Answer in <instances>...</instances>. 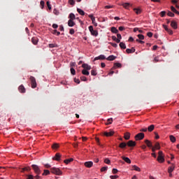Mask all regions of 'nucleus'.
<instances>
[{
    "label": "nucleus",
    "instance_id": "nucleus-31",
    "mask_svg": "<svg viewBox=\"0 0 179 179\" xmlns=\"http://www.w3.org/2000/svg\"><path fill=\"white\" fill-rule=\"evenodd\" d=\"M77 12L79 13V15H81V16H85V11H83L80 8H77Z\"/></svg>",
    "mask_w": 179,
    "mask_h": 179
},
{
    "label": "nucleus",
    "instance_id": "nucleus-56",
    "mask_svg": "<svg viewBox=\"0 0 179 179\" xmlns=\"http://www.w3.org/2000/svg\"><path fill=\"white\" fill-rule=\"evenodd\" d=\"M112 173H113V174H117V173H118V169H113L112 170Z\"/></svg>",
    "mask_w": 179,
    "mask_h": 179
},
{
    "label": "nucleus",
    "instance_id": "nucleus-62",
    "mask_svg": "<svg viewBox=\"0 0 179 179\" xmlns=\"http://www.w3.org/2000/svg\"><path fill=\"white\" fill-rule=\"evenodd\" d=\"M147 36H148V37H152V36H153V33H152V32H148V33H147Z\"/></svg>",
    "mask_w": 179,
    "mask_h": 179
},
{
    "label": "nucleus",
    "instance_id": "nucleus-40",
    "mask_svg": "<svg viewBox=\"0 0 179 179\" xmlns=\"http://www.w3.org/2000/svg\"><path fill=\"white\" fill-rule=\"evenodd\" d=\"M52 149H58V148H59V144L54 143V144H52Z\"/></svg>",
    "mask_w": 179,
    "mask_h": 179
},
{
    "label": "nucleus",
    "instance_id": "nucleus-11",
    "mask_svg": "<svg viewBox=\"0 0 179 179\" xmlns=\"http://www.w3.org/2000/svg\"><path fill=\"white\" fill-rule=\"evenodd\" d=\"M171 26L175 30H177V29L178 28V26L177 22L176 21H171Z\"/></svg>",
    "mask_w": 179,
    "mask_h": 179
},
{
    "label": "nucleus",
    "instance_id": "nucleus-37",
    "mask_svg": "<svg viewBox=\"0 0 179 179\" xmlns=\"http://www.w3.org/2000/svg\"><path fill=\"white\" fill-rule=\"evenodd\" d=\"M169 138H170L171 142H172L173 143H174L176 142V138L174 137V136L171 135V136H169Z\"/></svg>",
    "mask_w": 179,
    "mask_h": 179
},
{
    "label": "nucleus",
    "instance_id": "nucleus-34",
    "mask_svg": "<svg viewBox=\"0 0 179 179\" xmlns=\"http://www.w3.org/2000/svg\"><path fill=\"white\" fill-rule=\"evenodd\" d=\"M48 45L49 48H57V47H58V45L55 43H50Z\"/></svg>",
    "mask_w": 179,
    "mask_h": 179
},
{
    "label": "nucleus",
    "instance_id": "nucleus-20",
    "mask_svg": "<svg viewBox=\"0 0 179 179\" xmlns=\"http://www.w3.org/2000/svg\"><path fill=\"white\" fill-rule=\"evenodd\" d=\"M122 160H124L126 163H128V164H131V159H129L127 157H122Z\"/></svg>",
    "mask_w": 179,
    "mask_h": 179
},
{
    "label": "nucleus",
    "instance_id": "nucleus-10",
    "mask_svg": "<svg viewBox=\"0 0 179 179\" xmlns=\"http://www.w3.org/2000/svg\"><path fill=\"white\" fill-rule=\"evenodd\" d=\"M18 90H19L20 93H26V88H24V86H23V85H21L18 87Z\"/></svg>",
    "mask_w": 179,
    "mask_h": 179
},
{
    "label": "nucleus",
    "instance_id": "nucleus-61",
    "mask_svg": "<svg viewBox=\"0 0 179 179\" xmlns=\"http://www.w3.org/2000/svg\"><path fill=\"white\" fill-rule=\"evenodd\" d=\"M69 33H70L71 34H75V29H71L70 31H69Z\"/></svg>",
    "mask_w": 179,
    "mask_h": 179
},
{
    "label": "nucleus",
    "instance_id": "nucleus-52",
    "mask_svg": "<svg viewBox=\"0 0 179 179\" xmlns=\"http://www.w3.org/2000/svg\"><path fill=\"white\" fill-rule=\"evenodd\" d=\"M46 5L50 10H51V4L50 3V1L46 2Z\"/></svg>",
    "mask_w": 179,
    "mask_h": 179
},
{
    "label": "nucleus",
    "instance_id": "nucleus-24",
    "mask_svg": "<svg viewBox=\"0 0 179 179\" xmlns=\"http://www.w3.org/2000/svg\"><path fill=\"white\" fill-rule=\"evenodd\" d=\"M123 8H124V9H129L130 6H131V3H124L122 4Z\"/></svg>",
    "mask_w": 179,
    "mask_h": 179
},
{
    "label": "nucleus",
    "instance_id": "nucleus-41",
    "mask_svg": "<svg viewBox=\"0 0 179 179\" xmlns=\"http://www.w3.org/2000/svg\"><path fill=\"white\" fill-rule=\"evenodd\" d=\"M71 75H76V71H75V69L73 67L71 68L70 69Z\"/></svg>",
    "mask_w": 179,
    "mask_h": 179
},
{
    "label": "nucleus",
    "instance_id": "nucleus-14",
    "mask_svg": "<svg viewBox=\"0 0 179 179\" xmlns=\"http://www.w3.org/2000/svg\"><path fill=\"white\" fill-rule=\"evenodd\" d=\"M172 166H169L168 169V173H172L174 171V169H176V165L174 164H171Z\"/></svg>",
    "mask_w": 179,
    "mask_h": 179
},
{
    "label": "nucleus",
    "instance_id": "nucleus-53",
    "mask_svg": "<svg viewBox=\"0 0 179 179\" xmlns=\"http://www.w3.org/2000/svg\"><path fill=\"white\" fill-rule=\"evenodd\" d=\"M108 169V167L107 166H103L101 169V171H107V169Z\"/></svg>",
    "mask_w": 179,
    "mask_h": 179
},
{
    "label": "nucleus",
    "instance_id": "nucleus-50",
    "mask_svg": "<svg viewBox=\"0 0 179 179\" xmlns=\"http://www.w3.org/2000/svg\"><path fill=\"white\" fill-rule=\"evenodd\" d=\"M104 163H106V164H110V163H111V161L108 158H106L104 160Z\"/></svg>",
    "mask_w": 179,
    "mask_h": 179
},
{
    "label": "nucleus",
    "instance_id": "nucleus-35",
    "mask_svg": "<svg viewBox=\"0 0 179 179\" xmlns=\"http://www.w3.org/2000/svg\"><path fill=\"white\" fill-rule=\"evenodd\" d=\"M153 129H155V125L151 124L150 126H149L148 127V130L149 132H152V131H153Z\"/></svg>",
    "mask_w": 179,
    "mask_h": 179
},
{
    "label": "nucleus",
    "instance_id": "nucleus-9",
    "mask_svg": "<svg viewBox=\"0 0 179 179\" xmlns=\"http://www.w3.org/2000/svg\"><path fill=\"white\" fill-rule=\"evenodd\" d=\"M163 27L164 29V30H166V31H167V33H169V34H173V30L169 29V27H167V25H164L163 24Z\"/></svg>",
    "mask_w": 179,
    "mask_h": 179
},
{
    "label": "nucleus",
    "instance_id": "nucleus-63",
    "mask_svg": "<svg viewBox=\"0 0 179 179\" xmlns=\"http://www.w3.org/2000/svg\"><path fill=\"white\" fill-rule=\"evenodd\" d=\"M53 29H58V24H53L52 26Z\"/></svg>",
    "mask_w": 179,
    "mask_h": 179
},
{
    "label": "nucleus",
    "instance_id": "nucleus-26",
    "mask_svg": "<svg viewBox=\"0 0 179 179\" xmlns=\"http://www.w3.org/2000/svg\"><path fill=\"white\" fill-rule=\"evenodd\" d=\"M124 138L126 141H128L131 138V134L129 132L124 133Z\"/></svg>",
    "mask_w": 179,
    "mask_h": 179
},
{
    "label": "nucleus",
    "instance_id": "nucleus-7",
    "mask_svg": "<svg viewBox=\"0 0 179 179\" xmlns=\"http://www.w3.org/2000/svg\"><path fill=\"white\" fill-rule=\"evenodd\" d=\"M52 160H56V162H59L61 160V154L56 153L55 157H53Z\"/></svg>",
    "mask_w": 179,
    "mask_h": 179
},
{
    "label": "nucleus",
    "instance_id": "nucleus-23",
    "mask_svg": "<svg viewBox=\"0 0 179 179\" xmlns=\"http://www.w3.org/2000/svg\"><path fill=\"white\" fill-rule=\"evenodd\" d=\"M115 58H117V57L114 56V55H110L109 57H108L106 58L107 61H114V59H115Z\"/></svg>",
    "mask_w": 179,
    "mask_h": 179
},
{
    "label": "nucleus",
    "instance_id": "nucleus-38",
    "mask_svg": "<svg viewBox=\"0 0 179 179\" xmlns=\"http://www.w3.org/2000/svg\"><path fill=\"white\" fill-rule=\"evenodd\" d=\"M42 176H50V171L49 170H44Z\"/></svg>",
    "mask_w": 179,
    "mask_h": 179
},
{
    "label": "nucleus",
    "instance_id": "nucleus-15",
    "mask_svg": "<svg viewBox=\"0 0 179 179\" xmlns=\"http://www.w3.org/2000/svg\"><path fill=\"white\" fill-rule=\"evenodd\" d=\"M31 43H34V45H37V44L38 43V38L33 37L31 38Z\"/></svg>",
    "mask_w": 179,
    "mask_h": 179
},
{
    "label": "nucleus",
    "instance_id": "nucleus-60",
    "mask_svg": "<svg viewBox=\"0 0 179 179\" xmlns=\"http://www.w3.org/2000/svg\"><path fill=\"white\" fill-rule=\"evenodd\" d=\"M27 179H34V176H33V175H28Z\"/></svg>",
    "mask_w": 179,
    "mask_h": 179
},
{
    "label": "nucleus",
    "instance_id": "nucleus-45",
    "mask_svg": "<svg viewBox=\"0 0 179 179\" xmlns=\"http://www.w3.org/2000/svg\"><path fill=\"white\" fill-rule=\"evenodd\" d=\"M168 16H170V17H174L175 15L173 13H171V11H169L167 13Z\"/></svg>",
    "mask_w": 179,
    "mask_h": 179
},
{
    "label": "nucleus",
    "instance_id": "nucleus-51",
    "mask_svg": "<svg viewBox=\"0 0 179 179\" xmlns=\"http://www.w3.org/2000/svg\"><path fill=\"white\" fill-rule=\"evenodd\" d=\"M160 16L161 17H164V16H166V11H162L160 13Z\"/></svg>",
    "mask_w": 179,
    "mask_h": 179
},
{
    "label": "nucleus",
    "instance_id": "nucleus-22",
    "mask_svg": "<svg viewBox=\"0 0 179 179\" xmlns=\"http://www.w3.org/2000/svg\"><path fill=\"white\" fill-rule=\"evenodd\" d=\"M69 19H70L69 20H75V19H76V17L75 16V14L71 13L69 15Z\"/></svg>",
    "mask_w": 179,
    "mask_h": 179
},
{
    "label": "nucleus",
    "instance_id": "nucleus-43",
    "mask_svg": "<svg viewBox=\"0 0 179 179\" xmlns=\"http://www.w3.org/2000/svg\"><path fill=\"white\" fill-rule=\"evenodd\" d=\"M155 148L157 150H160V143H155Z\"/></svg>",
    "mask_w": 179,
    "mask_h": 179
},
{
    "label": "nucleus",
    "instance_id": "nucleus-59",
    "mask_svg": "<svg viewBox=\"0 0 179 179\" xmlns=\"http://www.w3.org/2000/svg\"><path fill=\"white\" fill-rule=\"evenodd\" d=\"M89 17L91 18V20H96V18L94 17V16H93V15H90Z\"/></svg>",
    "mask_w": 179,
    "mask_h": 179
},
{
    "label": "nucleus",
    "instance_id": "nucleus-36",
    "mask_svg": "<svg viewBox=\"0 0 179 179\" xmlns=\"http://www.w3.org/2000/svg\"><path fill=\"white\" fill-rule=\"evenodd\" d=\"M134 11L135 12V13H136V15H141L142 12L139 8H134Z\"/></svg>",
    "mask_w": 179,
    "mask_h": 179
},
{
    "label": "nucleus",
    "instance_id": "nucleus-48",
    "mask_svg": "<svg viewBox=\"0 0 179 179\" xmlns=\"http://www.w3.org/2000/svg\"><path fill=\"white\" fill-rule=\"evenodd\" d=\"M52 34H57V36H59L61 34V32L57 31V29L53 30Z\"/></svg>",
    "mask_w": 179,
    "mask_h": 179
},
{
    "label": "nucleus",
    "instance_id": "nucleus-4",
    "mask_svg": "<svg viewBox=\"0 0 179 179\" xmlns=\"http://www.w3.org/2000/svg\"><path fill=\"white\" fill-rule=\"evenodd\" d=\"M89 30L90 31L92 36H94L95 37H97V36H99V32L97 31V30H94L93 29V26H90Z\"/></svg>",
    "mask_w": 179,
    "mask_h": 179
},
{
    "label": "nucleus",
    "instance_id": "nucleus-16",
    "mask_svg": "<svg viewBox=\"0 0 179 179\" xmlns=\"http://www.w3.org/2000/svg\"><path fill=\"white\" fill-rule=\"evenodd\" d=\"M30 170H31L30 166H25L21 169V173H24V171H30Z\"/></svg>",
    "mask_w": 179,
    "mask_h": 179
},
{
    "label": "nucleus",
    "instance_id": "nucleus-64",
    "mask_svg": "<svg viewBox=\"0 0 179 179\" xmlns=\"http://www.w3.org/2000/svg\"><path fill=\"white\" fill-rule=\"evenodd\" d=\"M36 179H41V176H40L38 174H36V176H35Z\"/></svg>",
    "mask_w": 179,
    "mask_h": 179
},
{
    "label": "nucleus",
    "instance_id": "nucleus-19",
    "mask_svg": "<svg viewBox=\"0 0 179 179\" xmlns=\"http://www.w3.org/2000/svg\"><path fill=\"white\" fill-rule=\"evenodd\" d=\"M157 162H159V163H164V157H163V156H158Z\"/></svg>",
    "mask_w": 179,
    "mask_h": 179
},
{
    "label": "nucleus",
    "instance_id": "nucleus-5",
    "mask_svg": "<svg viewBox=\"0 0 179 179\" xmlns=\"http://www.w3.org/2000/svg\"><path fill=\"white\" fill-rule=\"evenodd\" d=\"M135 140L136 141H142V139H143V138H145V134L143 133H138V134H136L135 136Z\"/></svg>",
    "mask_w": 179,
    "mask_h": 179
},
{
    "label": "nucleus",
    "instance_id": "nucleus-30",
    "mask_svg": "<svg viewBox=\"0 0 179 179\" xmlns=\"http://www.w3.org/2000/svg\"><path fill=\"white\" fill-rule=\"evenodd\" d=\"M106 125H111L113 124V118L110 117L106 120Z\"/></svg>",
    "mask_w": 179,
    "mask_h": 179
},
{
    "label": "nucleus",
    "instance_id": "nucleus-17",
    "mask_svg": "<svg viewBox=\"0 0 179 179\" xmlns=\"http://www.w3.org/2000/svg\"><path fill=\"white\" fill-rule=\"evenodd\" d=\"M98 59H106V56L104 55H101L94 59V61H97Z\"/></svg>",
    "mask_w": 179,
    "mask_h": 179
},
{
    "label": "nucleus",
    "instance_id": "nucleus-3",
    "mask_svg": "<svg viewBox=\"0 0 179 179\" xmlns=\"http://www.w3.org/2000/svg\"><path fill=\"white\" fill-rule=\"evenodd\" d=\"M29 80L31 82L32 89H36V87H37V82L36 81V78L34 76H30Z\"/></svg>",
    "mask_w": 179,
    "mask_h": 179
},
{
    "label": "nucleus",
    "instance_id": "nucleus-42",
    "mask_svg": "<svg viewBox=\"0 0 179 179\" xmlns=\"http://www.w3.org/2000/svg\"><path fill=\"white\" fill-rule=\"evenodd\" d=\"M80 80H82L83 82H86L87 80V78H86V76H82L80 77Z\"/></svg>",
    "mask_w": 179,
    "mask_h": 179
},
{
    "label": "nucleus",
    "instance_id": "nucleus-47",
    "mask_svg": "<svg viewBox=\"0 0 179 179\" xmlns=\"http://www.w3.org/2000/svg\"><path fill=\"white\" fill-rule=\"evenodd\" d=\"M113 68H121V64L120 63H115Z\"/></svg>",
    "mask_w": 179,
    "mask_h": 179
},
{
    "label": "nucleus",
    "instance_id": "nucleus-32",
    "mask_svg": "<svg viewBox=\"0 0 179 179\" xmlns=\"http://www.w3.org/2000/svg\"><path fill=\"white\" fill-rule=\"evenodd\" d=\"M171 10H172L173 12V13H176V15H179V12L178 10H177V9H176V8H174V6H171Z\"/></svg>",
    "mask_w": 179,
    "mask_h": 179
},
{
    "label": "nucleus",
    "instance_id": "nucleus-21",
    "mask_svg": "<svg viewBox=\"0 0 179 179\" xmlns=\"http://www.w3.org/2000/svg\"><path fill=\"white\" fill-rule=\"evenodd\" d=\"M127 143L122 142L119 145V148H120V149H125V148H127Z\"/></svg>",
    "mask_w": 179,
    "mask_h": 179
},
{
    "label": "nucleus",
    "instance_id": "nucleus-57",
    "mask_svg": "<svg viewBox=\"0 0 179 179\" xmlns=\"http://www.w3.org/2000/svg\"><path fill=\"white\" fill-rule=\"evenodd\" d=\"M110 45H112V47H114V48H117V47H118V45L117 43H110Z\"/></svg>",
    "mask_w": 179,
    "mask_h": 179
},
{
    "label": "nucleus",
    "instance_id": "nucleus-27",
    "mask_svg": "<svg viewBox=\"0 0 179 179\" xmlns=\"http://www.w3.org/2000/svg\"><path fill=\"white\" fill-rule=\"evenodd\" d=\"M145 143L147 145L148 148H152V142L149 140H145Z\"/></svg>",
    "mask_w": 179,
    "mask_h": 179
},
{
    "label": "nucleus",
    "instance_id": "nucleus-8",
    "mask_svg": "<svg viewBox=\"0 0 179 179\" xmlns=\"http://www.w3.org/2000/svg\"><path fill=\"white\" fill-rule=\"evenodd\" d=\"M84 166H85V167H87V169H90L91 167H93V162H85Z\"/></svg>",
    "mask_w": 179,
    "mask_h": 179
},
{
    "label": "nucleus",
    "instance_id": "nucleus-33",
    "mask_svg": "<svg viewBox=\"0 0 179 179\" xmlns=\"http://www.w3.org/2000/svg\"><path fill=\"white\" fill-rule=\"evenodd\" d=\"M64 162L66 164H69V163L73 162V158H70V159H65Z\"/></svg>",
    "mask_w": 179,
    "mask_h": 179
},
{
    "label": "nucleus",
    "instance_id": "nucleus-12",
    "mask_svg": "<svg viewBox=\"0 0 179 179\" xmlns=\"http://www.w3.org/2000/svg\"><path fill=\"white\" fill-rule=\"evenodd\" d=\"M103 135L105 136H113L114 135V131L113 130H110V131H106L103 133Z\"/></svg>",
    "mask_w": 179,
    "mask_h": 179
},
{
    "label": "nucleus",
    "instance_id": "nucleus-44",
    "mask_svg": "<svg viewBox=\"0 0 179 179\" xmlns=\"http://www.w3.org/2000/svg\"><path fill=\"white\" fill-rule=\"evenodd\" d=\"M91 75L92 76H96V75H97V71H96V70H92L91 71Z\"/></svg>",
    "mask_w": 179,
    "mask_h": 179
},
{
    "label": "nucleus",
    "instance_id": "nucleus-55",
    "mask_svg": "<svg viewBox=\"0 0 179 179\" xmlns=\"http://www.w3.org/2000/svg\"><path fill=\"white\" fill-rule=\"evenodd\" d=\"M69 3L70 5H75V0H69Z\"/></svg>",
    "mask_w": 179,
    "mask_h": 179
},
{
    "label": "nucleus",
    "instance_id": "nucleus-46",
    "mask_svg": "<svg viewBox=\"0 0 179 179\" xmlns=\"http://www.w3.org/2000/svg\"><path fill=\"white\" fill-rule=\"evenodd\" d=\"M137 37L139 38V40H145V36L142 34H138Z\"/></svg>",
    "mask_w": 179,
    "mask_h": 179
},
{
    "label": "nucleus",
    "instance_id": "nucleus-58",
    "mask_svg": "<svg viewBox=\"0 0 179 179\" xmlns=\"http://www.w3.org/2000/svg\"><path fill=\"white\" fill-rule=\"evenodd\" d=\"M127 54H132V51L131 49L128 48L126 50Z\"/></svg>",
    "mask_w": 179,
    "mask_h": 179
},
{
    "label": "nucleus",
    "instance_id": "nucleus-1",
    "mask_svg": "<svg viewBox=\"0 0 179 179\" xmlns=\"http://www.w3.org/2000/svg\"><path fill=\"white\" fill-rule=\"evenodd\" d=\"M50 173L52 174H55L56 176H61L62 174V171L58 168L53 167L50 169Z\"/></svg>",
    "mask_w": 179,
    "mask_h": 179
},
{
    "label": "nucleus",
    "instance_id": "nucleus-49",
    "mask_svg": "<svg viewBox=\"0 0 179 179\" xmlns=\"http://www.w3.org/2000/svg\"><path fill=\"white\" fill-rule=\"evenodd\" d=\"M53 13L55 14V15H56V16H58V15H59V11H58V10H57V9H54L53 10Z\"/></svg>",
    "mask_w": 179,
    "mask_h": 179
},
{
    "label": "nucleus",
    "instance_id": "nucleus-25",
    "mask_svg": "<svg viewBox=\"0 0 179 179\" xmlns=\"http://www.w3.org/2000/svg\"><path fill=\"white\" fill-rule=\"evenodd\" d=\"M119 45L122 50H125L127 48V45H125L124 42H120Z\"/></svg>",
    "mask_w": 179,
    "mask_h": 179
},
{
    "label": "nucleus",
    "instance_id": "nucleus-39",
    "mask_svg": "<svg viewBox=\"0 0 179 179\" xmlns=\"http://www.w3.org/2000/svg\"><path fill=\"white\" fill-rule=\"evenodd\" d=\"M132 169H133V170H135V171H141V168L138 167L136 165L133 166Z\"/></svg>",
    "mask_w": 179,
    "mask_h": 179
},
{
    "label": "nucleus",
    "instance_id": "nucleus-54",
    "mask_svg": "<svg viewBox=\"0 0 179 179\" xmlns=\"http://www.w3.org/2000/svg\"><path fill=\"white\" fill-rule=\"evenodd\" d=\"M74 82L75 83L79 85V83H80V80H79L78 78H74Z\"/></svg>",
    "mask_w": 179,
    "mask_h": 179
},
{
    "label": "nucleus",
    "instance_id": "nucleus-29",
    "mask_svg": "<svg viewBox=\"0 0 179 179\" xmlns=\"http://www.w3.org/2000/svg\"><path fill=\"white\" fill-rule=\"evenodd\" d=\"M110 31L112 33H114L115 34H117L118 33V29H117V28L115 27H111Z\"/></svg>",
    "mask_w": 179,
    "mask_h": 179
},
{
    "label": "nucleus",
    "instance_id": "nucleus-13",
    "mask_svg": "<svg viewBox=\"0 0 179 179\" xmlns=\"http://www.w3.org/2000/svg\"><path fill=\"white\" fill-rule=\"evenodd\" d=\"M82 68H84V69L87 71H90L92 69V66H89L87 64H83Z\"/></svg>",
    "mask_w": 179,
    "mask_h": 179
},
{
    "label": "nucleus",
    "instance_id": "nucleus-28",
    "mask_svg": "<svg viewBox=\"0 0 179 179\" xmlns=\"http://www.w3.org/2000/svg\"><path fill=\"white\" fill-rule=\"evenodd\" d=\"M82 73L83 75H85V76H89V75H90V73L89 72V71L86 69H83Z\"/></svg>",
    "mask_w": 179,
    "mask_h": 179
},
{
    "label": "nucleus",
    "instance_id": "nucleus-6",
    "mask_svg": "<svg viewBox=\"0 0 179 179\" xmlns=\"http://www.w3.org/2000/svg\"><path fill=\"white\" fill-rule=\"evenodd\" d=\"M127 145L129 146V148H134V146H136V142L131 140L129 141L127 143Z\"/></svg>",
    "mask_w": 179,
    "mask_h": 179
},
{
    "label": "nucleus",
    "instance_id": "nucleus-2",
    "mask_svg": "<svg viewBox=\"0 0 179 179\" xmlns=\"http://www.w3.org/2000/svg\"><path fill=\"white\" fill-rule=\"evenodd\" d=\"M31 167L36 174H38V176H40L41 174V170L40 169V167L36 164H32Z\"/></svg>",
    "mask_w": 179,
    "mask_h": 179
},
{
    "label": "nucleus",
    "instance_id": "nucleus-18",
    "mask_svg": "<svg viewBox=\"0 0 179 179\" xmlns=\"http://www.w3.org/2000/svg\"><path fill=\"white\" fill-rule=\"evenodd\" d=\"M75 22H73V20H69L68 21V26H69V27H73V26H75Z\"/></svg>",
    "mask_w": 179,
    "mask_h": 179
}]
</instances>
